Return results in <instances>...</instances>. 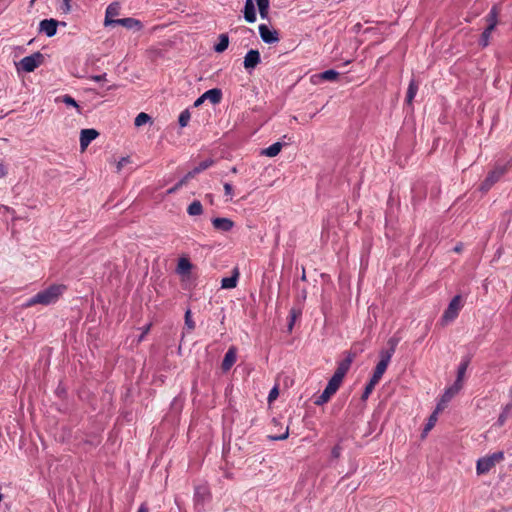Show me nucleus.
Here are the masks:
<instances>
[{
    "instance_id": "obj_47",
    "label": "nucleus",
    "mask_w": 512,
    "mask_h": 512,
    "mask_svg": "<svg viewBox=\"0 0 512 512\" xmlns=\"http://www.w3.org/2000/svg\"><path fill=\"white\" fill-rule=\"evenodd\" d=\"M92 79L94 81H102L105 79V75H97V76H93Z\"/></svg>"
},
{
    "instance_id": "obj_42",
    "label": "nucleus",
    "mask_w": 512,
    "mask_h": 512,
    "mask_svg": "<svg viewBox=\"0 0 512 512\" xmlns=\"http://www.w3.org/2000/svg\"><path fill=\"white\" fill-rule=\"evenodd\" d=\"M113 24H117V23L115 22L114 19H112V17H108V15H106L104 25L109 26V25H113Z\"/></svg>"
},
{
    "instance_id": "obj_21",
    "label": "nucleus",
    "mask_w": 512,
    "mask_h": 512,
    "mask_svg": "<svg viewBox=\"0 0 512 512\" xmlns=\"http://www.w3.org/2000/svg\"><path fill=\"white\" fill-rule=\"evenodd\" d=\"M239 277V271L235 269L233 271V275L231 277L223 278L221 281L222 288L231 289L235 288L237 285V280Z\"/></svg>"
},
{
    "instance_id": "obj_52",
    "label": "nucleus",
    "mask_w": 512,
    "mask_h": 512,
    "mask_svg": "<svg viewBox=\"0 0 512 512\" xmlns=\"http://www.w3.org/2000/svg\"><path fill=\"white\" fill-rule=\"evenodd\" d=\"M455 251L459 252V251H460V248H459V247H456V248H455Z\"/></svg>"
},
{
    "instance_id": "obj_1",
    "label": "nucleus",
    "mask_w": 512,
    "mask_h": 512,
    "mask_svg": "<svg viewBox=\"0 0 512 512\" xmlns=\"http://www.w3.org/2000/svg\"><path fill=\"white\" fill-rule=\"evenodd\" d=\"M65 290V286L63 285H52L45 290L37 293L33 298H31L27 303L26 307H31L37 304L40 305H50L55 303L59 297L63 294Z\"/></svg>"
},
{
    "instance_id": "obj_7",
    "label": "nucleus",
    "mask_w": 512,
    "mask_h": 512,
    "mask_svg": "<svg viewBox=\"0 0 512 512\" xmlns=\"http://www.w3.org/2000/svg\"><path fill=\"white\" fill-rule=\"evenodd\" d=\"M43 60L44 56L40 52H37L31 56L24 57L20 62V66L22 70L32 72L43 63Z\"/></svg>"
},
{
    "instance_id": "obj_48",
    "label": "nucleus",
    "mask_w": 512,
    "mask_h": 512,
    "mask_svg": "<svg viewBox=\"0 0 512 512\" xmlns=\"http://www.w3.org/2000/svg\"><path fill=\"white\" fill-rule=\"evenodd\" d=\"M138 512H148V507L146 505H141V507L139 508Z\"/></svg>"
},
{
    "instance_id": "obj_3",
    "label": "nucleus",
    "mask_w": 512,
    "mask_h": 512,
    "mask_svg": "<svg viewBox=\"0 0 512 512\" xmlns=\"http://www.w3.org/2000/svg\"><path fill=\"white\" fill-rule=\"evenodd\" d=\"M255 3L261 18L266 19L269 15V0H246L243 13L245 20L249 23H254L257 19Z\"/></svg>"
},
{
    "instance_id": "obj_6",
    "label": "nucleus",
    "mask_w": 512,
    "mask_h": 512,
    "mask_svg": "<svg viewBox=\"0 0 512 512\" xmlns=\"http://www.w3.org/2000/svg\"><path fill=\"white\" fill-rule=\"evenodd\" d=\"M462 308V298L461 296H455L450 302L448 308L445 310L442 319L445 322L453 321L459 314V311Z\"/></svg>"
},
{
    "instance_id": "obj_19",
    "label": "nucleus",
    "mask_w": 512,
    "mask_h": 512,
    "mask_svg": "<svg viewBox=\"0 0 512 512\" xmlns=\"http://www.w3.org/2000/svg\"><path fill=\"white\" fill-rule=\"evenodd\" d=\"M339 73L334 70H327L323 73L314 75L312 77V82L316 84L318 80H328V81H334L338 78Z\"/></svg>"
},
{
    "instance_id": "obj_2",
    "label": "nucleus",
    "mask_w": 512,
    "mask_h": 512,
    "mask_svg": "<svg viewBox=\"0 0 512 512\" xmlns=\"http://www.w3.org/2000/svg\"><path fill=\"white\" fill-rule=\"evenodd\" d=\"M349 363L341 364L336 370L335 374L329 381L322 395L316 400L315 404L321 405L329 401L331 396L338 390L346 372L348 371Z\"/></svg>"
},
{
    "instance_id": "obj_11",
    "label": "nucleus",
    "mask_w": 512,
    "mask_h": 512,
    "mask_svg": "<svg viewBox=\"0 0 512 512\" xmlns=\"http://www.w3.org/2000/svg\"><path fill=\"white\" fill-rule=\"evenodd\" d=\"M259 33L262 40L266 43H276L279 41L278 32L276 30H271L265 24H261L259 26Z\"/></svg>"
},
{
    "instance_id": "obj_32",
    "label": "nucleus",
    "mask_w": 512,
    "mask_h": 512,
    "mask_svg": "<svg viewBox=\"0 0 512 512\" xmlns=\"http://www.w3.org/2000/svg\"><path fill=\"white\" fill-rule=\"evenodd\" d=\"M185 326L188 328V330L192 331L195 328V322L191 318V311L188 310L185 313Z\"/></svg>"
},
{
    "instance_id": "obj_25",
    "label": "nucleus",
    "mask_w": 512,
    "mask_h": 512,
    "mask_svg": "<svg viewBox=\"0 0 512 512\" xmlns=\"http://www.w3.org/2000/svg\"><path fill=\"white\" fill-rule=\"evenodd\" d=\"M192 178H194V172H188L174 187L168 190V193L172 194L176 192L180 187L186 185Z\"/></svg>"
},
{
    "instance_id": "obj_37",
    "label": "nucleus",
    "mask_w": 512,
    "mask_h": 512,
    "mask_svg": "<svg viewBox=\"0 0 512 512\" xmlns=\"http://www.w3.org/2000/svg\"><path fill=\"white\" fill-rule=\"evenodd\" d=\"M448 403L449 402H442V398H441L440 401L438 402L437 406H436L435 411L433 413H436V415H438L441 411H443L446 408Z\"/></svg>"
},
{
    "instance_id": "obj_41",
    "label": "nucleus",
    "mask_w": 512,
    "mask_h": 512,
    "mask_svg": "<svg viewBox=\"0 0 512 512\" xmlns=\"http://www.w3.org/2000/svg\"><path fill=\"white\" fill-rule=\"evenodd\" d=\"M508 417H509V414H507V412L502 411V413L499 415V418H498L499 426L504 425V423L506 422Z\"/></svg>"
},
{
    "instance_id": "obj_18",
    "label": "nucleus",
    "mask_w": 512,
    "mask_h": 512,
    "mask_svg": "<svg viewBox=\"0 0 512 512\" xmlns=\"http://www.w3.org/2000/svg\"><path fill=\"white\" fill-rule=\"evenodd\" d=\"M202 95L203 98H205V101H209L212 104H218L222 99V92L218 88L208 90Z\"/></svg>"
},
{
    "instance_id": "obj_50",
    "label": "nucleus",
    "mask_w": 512,
    "mask_h": 512,
    "mask_svg": "<svg viewBox=\"0 0 512 512\" xmlns=\"http://www.w3.org/2000/svg\"><path fill=\"white\" fill-rule=\"evenodd\" d=\"M293 323H294V320H291L290 324H289V329L291 330L292 327H293Z\"/></svg>"
},
{
    "instance_id": "obj_20",
    "label": "nucleus",
    "mask_w": 512,
    "mask_h": 512,
    "mask_svg": "<svg viewBox=\"0 0 512 512\" xmlns=\"http://www.w3.org/2000/svg\"><path fill=\"white\" fill-rule=\"evenodd\" d=\"M462 389L459 383H454L448 387L442 395V402H450L451 399Z\"/></svg>"
},
{
    "instance_id": "obj_34",
    "label": "nucleus",
    "mask_w": 512,
    "mask_h": 512,
    "mask_svg": "<svg viewBox=\"0 0 512 512\" xmlns=\"http://www.w3.org/2000/svg\"><path fill=\"white\" fill-rule=\"evenodd\" d=\"M288 436H289V428H288V426H286L283 428V431L281 433L274 434L271 437L275 440H284V439L288 438Z\"/></svg>"
},
{
    "instance_id": "obj_4",
    "label": "nucleus",
    "mask_w": 512,
    "mask_h": 512,
    "mask_svg": "<svg viewBox=\"0 0 512 512\" xmlns=\"http://www.w3.org/2000/svg\"><path fill=\"white\" fill-rule=\"evenodd\" d=\"M504 459L502 452H496L478 459L476 464L477 475L487 474L492 468Z\"/></svg>"
},
{
    "instance_id": "obj_12",
    "label": "nucleus",
    "mask_w": 512,
    "mask_h": 512,
    "mask_svg": "<svg viewBox=\"0 0 512 512\" xmlns=\"http://www.w3.org/2000/svg\"><path fill=\"white\" fill-rule=\"evenodd\" d=\"M236 359H237V349H236V347L231 346L224 356V359L221 364V369L224 372L229 371L230 368L235 364Z\"/></svg>"
},
{
    "instance_id": "obj_46",
    "label": "nucleus",
    "mask_w": 512,
    "mask_h": 512,
    "mask_svg": "<svg viewBox=\"0 0 512 512\" xmlns=\"http://www.w3.org/2000/svg\"><path fill=\"white\" fill-rule=\"evenodd\" d=\"M70 1L71 0H64V6H65V12H69L70 11Z\"/></svg>"
},
{
    "instance_id": "obj_15",
    "label": "nucleus",
    "mask_w": 512,
    "mask_h": 512,
    "mask_svg": "<svg viewBox=\"0 0 512 512\" xmlns=\"http://www.w3.org/2000/svg\"><path fill=\"white\" fill-rule=\"evenodd\" d=\"M58 22L54 19H45L40 23V30L51 37L56 34Z\"/></svg>"
},
{
    "instance_id": "obj_54",
    "label": "nucleus",
    "mask_w": 512,
    "mask_h": 512,
    "mask_svg": "<svg viewBox=\"0 0 512 512\" xmlns=\"http://www.w3.org/2000/svg\"><path fill=\"white\" fill-rule=\"evenodd\" d=\"M35 1H36V0H32V1H31V4H34V2H35Z\"/></svg>"
},
{
    "instance_id": "obj_16",
    "label": "nucleus",
    "mask_w": 512,
    "mask_h": 512,
    "mask_svg": "<svg viewBox=\"0 0 512 512\" xmlns=\"http://www.w3.org/2000/svg\"><path fill=\"white\" fill-rule=\"evenodd\" d=\"M192 263L186 257H181L178 260L176 271L182 276H189L192 270Z\"/></svg>"
},
{
    "instance_id": "obj_51",
    "label": "nucleus",
    "mask_w": 512,
    "mask_h": 512,
    "mask_svg": "<svg viewBox=\"0 0 512 512\" xmlns=\"http://www.w3.org/2000/svg\"><path fill=\"white\" fill-rule=\"evenodd\" d=\"M231 171H232V173H237V168L233 167Z\"/></svg>"
},
{
    "instance_id": "obj_35",
    "label": "nucleus",
    "mask_w": 512,
    "mask_h": 512,
    "mask_svg": "<svg viewBox=\"0 0 512 512\" xmlns=\"http://www.w3.org/2000/svg\"><path fill=\"white\" fill-rule=\"evenodd\" d=\"M106 15H108V17H114V16L118 15V5L117 4L109 5L106 10Z\"/></svg>"
},
{
    "instance_id": "obj_22",
    "label": "nucleus",
    "mask_w": 512,
    "mask_h": 512,
    "mask_svg": "<svg viewBox=\"0 0 512 512\" xmlns=\"http://www.w3.org/2000/svg\"><path fill=\"white\" fill-rule=\"evenodd\" d=\"M282 149V144L280 142H276L270 147L262 150L261 154L268 156V157H275L277 156Z\"/></svg>"
},
{
    "instance_id": "obj_5",
    "label": "nucleus",
    "mask_w": 512,
    "mask_h": 512,
    "mask_svg": "<svg viewBox=\"0 0 512 512\" xmlns=\"http://www.w3.org/2000/svg\"><path fill=\"white\" fill-rule=\"evenodd\" d=\"M393 352H394L393 347L391 348L390 351H382L381 352V354H380L381 359L378 362V364L374 370L373 376L371 378V380H373V382L379 383L380 379L382 378L383 374L385 373V371L388 367V364L390 362Z\"/></svg>"
},
{
    "instance_id": "obj_44",
    "label": "nucleus",
    "mask_w": 512,
    "mask_h": 512,
    "mask_svg": "<svg viewBox=\"0 0 512 512\" xmlns=\"http://www.w3.org/2000/svg\"><path fill=\"white\" fill-rule=\"evenodd\" d=\"M7 174L6 168L0 163V179L5 177Z\"/></svg>"
},
{
    "instance_id": "obj_31",
    "label": "nucleus",
    "mask_w": 512,
    "mask_h": 512,
    "mask_svg": "<svg viewBox=\"0 0 512 512\" xmlns=\"http://www.w3.org/2000/svg\"><path fill=\"white\" fill-rule=\"evenodd\" d=\"M190 112L188 110H184L183 112H181L180 116H179V124L181 127H185L187 126L189 120H190Z\"/></svg>"
},
{
    "instance_id": "obj_17",
    "label": "nucleus",
    "mask_w": 512,
    "mask_h": 512,
    "mask_svg": "<svg viewBox=\"0 0 512 512\" xmlns=\"http://www.w3.org/2000/svg\"><path fill=\"white\" fill-rule=\"evenodd\" d=\"M115 22L118 25H122L128 29L141 30L143 28L142 23L135 18L116 19Z\"/></svg>"
},
{
    "instance_id": "obj_33",
    "label": "nucleus",
    "mask_w": 512,
    "mask_h": 512,
    "mask_svg": "<svg viewBox=\"0 0 512 512\" xmlns=\"http://www.w3.org/2000/svg\"><path fill=\"white\" fill-rule=\"evenodd\" d=\"M377 384V382H373V380H370V382L365 388L362 398L367 399Z\"/></svg>"
},
{
    "instance_id": "obj_39",
    "label": "nucleus",
    "mask_w": 512,
    "mask_h": 512,
    "mask_svg": "<svg viewBox=\"0 0 512 512\" xmlns=\"http://www.w3.org/2000/svg\"><path fill=\"white\" fill-rule=\"evenodd\" d=\"M279 395V391H278V388L277 387H274L270 393H269V396H268V401L271 403L272 401H274Z\"/></svg>"
},
{
    "instance_id": "obj_36",
    "label": "nucleus",
    "mask_w": 512,
    "mask_h": 512,
    "mask_svg": "<svg viewBox=\"0 0 512 512\" xmlns=\"http://www.w3.org/2000/svg\"><path fill=\"white\" fill-rule=\"evenodd\" d=\"M130 163L129 157H123L120 161H118L116 168L117 172H120L126 164Z\"/></svg>"
},
{
    "instance_id": "obj_9",
    "label": "nucleus",
    "mask_w": 512,
    "mask_h": 512,
    "mask_svg": "<svg viewBox=\"0 0 512 512\" xmlns=\"http://www.w3.org/2000/svg\"><path fill=\"white\" fill-rule=\"evenodd\" d=\"M506 172L505 167H496L493 171H491L484 182L482 183V189L487 191L490 187L496 183Z\"/></svg>"
},
{
    "instance_id": "obj_49",
    "label": "nucleus",
    "mask_w": 512,
    "mask_h": 512,
    "mask_svg": "<svg viewBox=\"0 0 512 512\" xmlns=\"http://www.w3.org/2000/svg\"><path fill=\"white\" fill-rule=\"evenodd\" d=\"M296 316H297V315H296V313L293 311V312H292V319H291V320H295V319H296Z\"/></svg>"
},
{
    "instance_id": "obj_24",
    "label": "nucleus",
    "mask_w": 512,
    "mask_h": 512,
    "mask_svg": "<svg viewBox=\"0 0 512 512\" xmlns=\"http://www.w3.org/2000/svg\"><path fill=\"white\" fill-rule=\"evenodd\" d=\"M417 91H418V84L416 83V81L412 80L409 84L407 95H406V102L408 104L412 103Z\"/></svg>"
},
{
    "instance_id": "obj_13",
    "label": "nucleus",
    "mask_w": 512,
    "mask_h": 512,
    "mask_svg": "<svg viewBox=\"0 0 512 512\" xmlns=\"http://www.w3.org/2000/svg\"><path fill=\"white\" fill-rule=\"evenodd\" d=\"M260 53L258 50H250L244 58V68L246 70L254 69L260 63Z\"/></svg>"
},
{
    "instance_id": "obj_53",
    "label": "nucleus",
    "mask_w": 512,
    "mask_h": 512,
    "mask_svg": "<svg viewBox=\"0 0 512 512\" xmlns=\"http://www.w3.org/2000/svg\"><path fill=\"white\" fill-rule=\"evenodd\" d=\"M3 499V495L0 493V502L2 501Z\"/></svg>"
},
{
    "instance_id": "obj_43",
    "label": "nucleus",
    "mask_w": 512,
    "mask_h": 512,
    "mask_svg": "<svg viewBox=\"0 0 512 512\" xmlns=\"http://www.w3.org/2000/svg\"><path fill=\"white\" fill-rule=\"evenodd\" d=\"M205 101V98H203V95H201L194 103V106L195 107H199L200 105H202Z\"/></svg>"
},
{
    "instance_id": "obj_29",
    "label": "nucleus",
    "mask_w": 512,
    "mask_h": 512,
    "mask_svg": "<svg viewBox=\"0 0 512 512\" xmlns=\"http://www.w3.org/2000/svg\"><path fill=\"white\" fill-rule=\"evenodd\" d=\"M467 366H468L467 362H465V363L460 365V367L458 369V373H457V379L454 382V383H459V385L462 386V387H463V380H464V376H465V373H466Z\"/></svg>"
},
{
    "instance_id": "obj_45",
    "label": "nucleus",
    "mask_w": 512,
    "mask_h": 512,
    "mask_svg": "<svg viewBox=\"0 0 512 512\" xmlns=\"http://www.w3.org/2000/svg\"><path fill=\"white\" fill-rule=\"evenodd\" d=\"M504 412H507V414L510 415V413L512 412V402L511 403H508L504 409H503Z\"/></svg>"
},
{
    "instance_id": "obj_38",
    "label": "nucleus",
    "mask_w": 512,
    "mask_h": 512,
    "mask_svg": "<svg viewBox=\"0 0 512 512\" xmlns=\"http://www.w3.org/2000/svg\"><path fill=\"white\" fill-rule=\"evenodd\" d=\"M224 191H225V195L229 197V200H231L232 196H233V187H232V185H230L228 183H225L224 184Z\"/></svg>"
},
{
    "instance_id": "obj_10",
    "label": "nucleus",
    "mask_w": 512,
    "mask_h": 512,
    "mask_svg": "<svg viewBox=\"0 0 512 512\" xmlns=\"http://www.w3.org/2000/svg\"><path fill=\"white\" fill-rule=\"evenodd\" d=\"M99 136V132L95 129H82L80 132L81 151H85L89 144Z\"/></svg>"
},
{
    "instance_id": "obj_23",
    "label": "nucleus",
    "mask_w": 512,
    "mask_h": 512,
    "mask_svg": "<svg viewBox=\"0 0 512 512\" xmlns=\"http://www.w3.org/2000/svg\"><path fill=\"white\" fill-rule=\"evenodd\" d=\"M187 212L191 216H198L203 213V206L200 201H193L187 208Z\"/></svg>"
},
{
    "instance_id": "obj_8",
    "label": "nucleus",
    "mask_w": 512,
    "mask_h": 512,
    "mask_svg": "<svg viewBox=\"0 0 512 512\" xmlns=\"http://www.w3.org/2000/svg\"><path fill=\"white\" fill-rule=\"evenodd\" d=\"M496 18H497V9H496V7H494L492 9L490 15L487 18L488 26L484 30L483 34H482L481 42H482L483 46H487L488 45L489 37H490L492 31L494 30L496 24H497V19Z\"/></svg>"
},
{
    "instance_id": "obj_40",
    "label": "nucleus",
    "mask_w": 512,
    "mask_h": 512,
    "mask_svg": "<svg viewBox=\"0 0 512 512\" xmlns=\"http://www.w3.org/2000/svg\"><path fill=\"white\" fill-rule=\"evenodd\" d=\"M209 165H210V163L203 162L198 167H196L194 170H192L191 172H194V176H195L199 172H201V171L205 170L206 168H208Z\"/></svg>"
},
{
    "instance_id": "obj_26",
    "label": "nucleus",
    "mask_w": 512,
    "mask_h": 512,
    "mask_svg": "<svg viewBox=\"0 0 512 512\" xmlns=\"http://www.w3.org/2000/svg\"><path fill=\"white\" fill-rule=\"evenodd\" d=\"M229 45V38L226 34L219 36V43L215 46V51L221 53L227 49Z\"/></svg>"
},
{
    "instance_id": "obj_27",
    "label": "nucleus",
    "mask_w": 512,
    "mask_h": 512,
    "mask_svg": "<svg viewBox=\"0 0 512 512\" xmlns=\"http://www.w3.org/2000/svg\"><path fill=\"white\" fill-rule=\"evenodd\" d=\"M150 121H151V117L147 113L141 112L136 116L134 124L136 127H141L142 125H144Z\"/></svg>"
},
{
    "instance_id": "obj_30",
    "label": "nucleus",
    "mask_w": 512,
    "mask_h": 512,
    "mask_svg": "<svg viewBox=\"0 0 512 512\" xmlns=\"http://www.w3.org/2000/svg\"><path fill=\"white\" fill-rule=\"evenodd\" d=\"M56 101H61L63 103H65L66 105H70V106H73V107H76L78 109V112H80V109H79V105L77 104V102L69 95H64L62 97H58L56 99Z\"/></svg>"
},
{
    "instance_id": "obj_28",
    "label": "nucleus",
    "mask_w": 512,
    "mask_h": 512,
    "mask_svg": "<svg viewBox=\"0 0 512 512\" xmlns=\"http://www.w3.org/2000/svg\"><path fill=\"white\" fill-rule=\"evenodd\" d=\"M437 420H438V415H436V413H432L428 419L427 424L424 427L423 437H425L429 433V431L435 426Z\"/></svg>"
},
{
    "instance_id": "obj_14",
    "label": "nucleus",
    "mask_w": 512,
    "mask_h": 512,
    "mask_svg": "<svg viewBox=\"0 0 512 512\" xmlns=\"http://www.w3.org/2000/svg\"><path fill=\"white\" fill-rule=\"evenodd\" d=\"M212 225L218 231L228 232L234 227V222L229 218L217 217L212 219Z\"/></svg>"
}]
</instances>
